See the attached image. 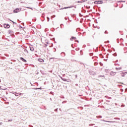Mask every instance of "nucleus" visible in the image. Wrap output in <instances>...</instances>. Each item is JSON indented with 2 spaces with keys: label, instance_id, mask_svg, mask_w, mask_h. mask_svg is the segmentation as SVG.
Masks as SVG:
<instances>
[{
  "label": "nucleus",
  "instance_id": "obj_1",
  "mask_svg": "<svg viewBox=\"0 0 127 127\" xmlns=\"http://www.w3.org/2000/svg\"><path fill=\"white\" fill-rule=\"evenodd\" d=\"M21 8H16L14 10H13L14 13H17V12H19V11H21Z\"/></svg>",
  "mask_w": 127,
  "mask_h": 127
},
{
  "label": "nucleus",
  "instance_id": "obj_2",
  "mask_svg": "<svg viewBox=\"0 0 127 127\" xmlns=\"http://www.w3.org/2000/svg\"><path fill=\"white\" fill-rule=\"evenodd\" d=\"M95 4H102L103 3V0H99L98 1H95L94 2Z\"/></svg>",
  "mask_w": 127,
  "mask_h": 127
},
{
  "label": "nucleus",
  "instance_id": "obj_3",
  "mask_svg": "<svg viewBox=\"0 0 127 127\" xmlns=\"http://www.w3.org/2000/svg\"><path fill=\"white\" fill-rule=\"evenodd\" d=\"M11 94H13V95H15V96L16 97H18V96H20V95H22V93H17L16 92H13V91L11 92Z\"/></svg>",
  "mask_w": 127,
  "mask_h": 127
},
{
  "label": "nucleus",
  "instance_id": "obj_4",
  "mask_svg": "<svg viewBox=\"0 0 127 127\" xmlns=\"http://www.w3.org/2000/svg\"><path fill=\"white\" fill-rule=\"evenodd\" d=\"M3 27L4 28H7L8 29L10 27V25H9V24H7V23H4L3 24Z\"/></svg>",
  "mask_w": 127,
  "mask_h": 127
},
{
  "label": "nucleus",
  "instance_id": "obj_5",
  "mask_svg": "<svg viewBox=\"0 0 127 127\" xmlns=\"http://www.w3.org/2000/svg\"><path fill=\"white\" fill-rule=\"evenodd\" d=\"M127 72L125 71V72H123L119 73V75L120 76H121V77H125V76H126V75H127Z\"/></svg>",
  "mask_w": 127,
  "mask_h": 127
},
{
  "label": "nucleus",
  "instance_id": "obj_6",
  "mask_svg": "<svg viewBox=\"0 0 127 127\" xmlns=\"http://www.w3.org/2000/svg\"><path fill=\"white\" fill-rule=\"evenodd\" d=\"M117 73H120V72H114L113 71H111L110 73V74L111 75V76H115V75H116V74H117Z\"/></svg>",
  "mask_w": 127,
  "mask_h": 127
},
{
  "label": "nucleus",
  "instance_id": "obj_7",
  "mask_svg": "<svg viewBox=\"0 0 127 127\" xmlns=\"http://www.w3.org/2000/svg\"><path fill=\"white\" fill-rule=\"evenodd\" d=\"M77 38H76V37H74V36H72L70 38V40L71 41H73V40H74V41H76Z\"/></svg>",
  "mask_w": 127,
  "mask_h": 127
},
{
  "label": "nucleus",
  "instance_id": "obj_8",
  "mask_svg": "<svg viewBox=\"0 0 127 127\" xmlns=\"http://www.w3.org/2000/svg\"><path fill=\"white\" fill-rule=\"evenodd\" d=\"M20 60H21L22 61H23V62H24L25 63H26L27 62L26 60L24 59V58H23V57H20Z\"/></svg>",
  "mask_w": 127,
  "mask_h": 127
},
{
  "label": "nucleus",
  "instance_id": "obj_9",
  "mask_svg": "<svg viewBox=\"0 0 127 127\" xmlns=\"http://www.w3.org/2000/svg\"><path fill=\"white\" fill-rule=\"evenodd\" d=\"M38 61H39V62H40V63H43V62H44V60L42 59H38Z\"/></svg>",
  "mask_w": 127,
  "mask_h": 127
},
{
  "label": "nucleus",
  "instance_id": "obj_10",
  "mask_svg": "<svg viewBox=\"0 0 127 127\" xmlns=\"http://www.w3.org/2000/svg\"><path fill=\"white\" fill-rule=\"evenodd\" d=\"M29 48H30V51H34V48H33V47L32 46V45H30L29 46Z\"/></svg>",
  "mask_w": 127,
  "mask_h": 127
},
{
  "label": "nucleus",
  "instance_id": "obj_11",
  "mask_svg": "<svg viewBox=\"0 0 127 127\" xmlns=\"http://www.w3.org/2000/svg\"><path fill=\"white\" fill-rule=\"evenodd\" d=\"M61 56H62V57H65V56H66V54H65L64 52H62L61 53Z\"/></svg>",
  "mask_w": 127,
  "mask_h": 127
},
{
  "label": "nucleus",
  "instance_id": "obj_12",
  "mask_svg": "<svg viewBox=\"0 0 127 127\" xmlns=\"http://www.w3.org/2000/svg\"><path fill=\"white\" fill-rule=\"evenodd\" d=\"M8 32L9 34H10V35H11V34H13V33H14L13 31H12V30H9L8 31Z\"/></svg>",
  "mask_w": 127,
  "mask_h": 127
},
{
  "label": "nucleus",
  "instance_id": "obj_13",
  "mask_svg": "<svg viewBox=\"0 0 127 127\" xmlns=\"http://www.w3.org/2000/svg\"><path fill=\"white\" fill-rule=\"evenodd\" d=\"M59 77H60V78L61 79V80H62L63 81H67L66 80V78H63L62 76H60V75H59Z\"/></svg>",
  "mask_w": 127,
  "mask_h": 127
},
{
  "label": "nucleus",
  "instance_id": "obj_14",
  "mask_svg": "<svg viewBox=\"0 0 127 127\" xmlns=\"http://www.w3.org/2000/svg\"><path fill=\"white\" fill-rule=\"evenodd\" d=\"M33 90H42V87L33 88Z\"/></svg>",
  "mask_w": 127,
  "mask_h": 127
},
{
  "label": "nucleus",
  "instance_id": "obj_15",
  "mask_svg": "<svg viewBox=\"0 0 127 127\" xmlns=\"http://www.w3.org/2000/svg\"><path fill=\"white\" fill-rule=\"evenodd\" d=\"M77 109H80L81 111H82V110H84V108L82 106L78 107Z\"/></svg>",
  "mask_w": 127,
  "mask_h": 127
},
{
  "label": "nucleus",
  "instance_id": "obj_16",
  "mask_svg": "<svg viewBox=\"0 0 127 127\" xmlns=\"http://www.w3.org/2000/svg\"><path fill=\"white\" fill-rule=\"evenodd\" d=\"M122 67H116V70H117V71H119V70H121Z\"/></svg>",
  "mask_w": 127,
  "mask_h": 127
},
{
  "label": "nucleus",
  "instance_id": "obj_17",
  "mask_svg": "<svg viewBox=\"0 0 127 127\" xmlns=\"http://www.w3.org/2000/svg\"><path fill=\"white\" fill-rule=\"evenodd\" d=\"M67 8H68V6L67 7H64V8H62L61 9H60V10H62V9H67Z\"/></svg>",
  "mask_w": 127,
  "mask_h": 127
},
{
  "label": "nucleus",
  "instance_id": "obj_18",
  "mask_svg": "<svg viewBox=\"0 0 127 127\" xmlns=\"http://www.w3.org/2000/svg\"><path fill=\"white\" fill-rule=\"evenodd\" d=\"M26 8H28L29 9H31L32 10H33V8H32V7H26Z\"/></svg>",
  "mask_w": 127,
  "mask_h": 127
},
{
  "label": "nucleus",
  "instance_id": "obj_19",
  "mask_svg": "<svg viewBox=\"0 0 127 127\" xmlns=\"http://www.w3.org/2000/svg\"><path fill=\"white\" fill-rule=\"evenodd\" d=\"M66 81H64V82H71V80L69 79H66Z\"/></svg>",
  "mask_w": 127,
  "mask_h": 127
},
{
  "label": "nucleus",
  "instance_id": "obj_20",
  "mask_svg": "<svg viewBox=\"0 0 127 127\" xmlns=\"http://www.w3.org/2000/svg\"><path fill=\"white\" fill-rule=\"evenodd\" d=\"M75 3H82V1H77L75 2Z\"/></svg>",
  "mask_w": 127,
  "mask_h": 127
},
{
  "label": "nucleus",
  "instance_id": "obj_21",
  "mask_svg": "<svg viewBox=\"0 0 127 127\" xmlns=\"http://www.w3.org/2000/svg\"><path fill=\"white\" fill-rule=\"evenodd\" d=\"M87 0H81L82 3H83V2H86V1H87Z\"/></svg>",
  "mask_w": 127,
  "mask_h": 127
},
{
  "label": "nucleus",
  "instance_id": "obj_22",
  "mask_svg": "<svg viewBox=\"0 0 127 127\" xmlns=\"http://www.w3.org/2000/svg\"><path fill=\"white\" fill-rule=\"evenodd\" d=\"M45 43H47V44H49V41H48L47 40H45Z\"/></svg>",
  "mask_w": 127,
  "mask_h": 127
},
{
  "label": "nucleus",
  "instance_id": "obj_23",
  "mask_svg": "<svg viewBox=\"0 0 127 127\" xmlns=\"http://www.w3.org/2000/svg\"><path fill=\"white\" fill-rule=\"evenodd\" d=\"M67 7L68 8H72V7H74V5L67 6Z\"/></svg>",
  "mask_w": 127,
  "mask_h": 127
},
{
  "label": "nucleus",
  "instance_id": "obj_24",
  "mask_svg": "<svg viewBox=\"0 0 127 127\" xmlns=\"http://www.w3.org/2000/svg\"><path fill=\"white\" fill-rule=\"evenodd\" d=\"M19 27H20V29H21V28L22 29H24L25 27H23L22 26H21V25H19Z\"/></svg>",
  "mask_w": 127,
  "mask_h": 127
},
{
  "label": "nucleus",
  "instance_id": "obj_25",
  "mask_svg": "<svg viewBox=\"0 0 127 127\" xmlns=\"http://www.w3.org/2000/svg\"><path fill=\"white\" fill-rule=\"evenodd\" d=\"M105 34H108L109 32H108V31L106 30L104 32Z\"/></svg>",
  "mask_w": 127,
  "mask_h": 127
},
{
  "label": "nucleus",
  "instance_id": "obj_26",
  "mask_svg": "<svg viewBox=\"0 0 127 127\" xmlns=\"http://www.w3.org/2000/svg\"><path fill=\"white\" fill-rule=\"evenodd\" d=\"M24 51H25V52H26V53H28V51L27 50V49H25Z\"/></svg>",
  "mask_w": 127,
  "mask_h": 127
},
{
  "label": "nucleus",
  "instance_id": "obj_27",
  "mask_svg": "<svg viewBox=\"0 0 127 127\" xmlns=\"http://www.w3.org/2000/svg\"><path fill=\"white\" fill-rule=\"evenodd\" d=\"M75 50H76V51H79V50H80V48H76V49H75Z\"/></svg>",
  "mask_w": 127,
  "mask_h": 127
},
{
  "label": "nucleus",
  "instance_id": "obj_28",
  "mask_svg": "<svg viewBox=\"0 0 127 127\" xmlns=\"http://www.w3.org/2000/svg\"><path fill=\"white\" fill-rule=\"evenodd\" d=\"M51 31H54L55 30V28H52V29H51Z\"/></svg>",
  "mask_w": 127,
  "mask_h": 127
},
{
  "label": "nucleus",
  "instance_id": "obj_29",
  "mask_svg": "<svg viewBox=\"0 0 127 127\" xmlns=\"http://www.w3.org/2000/svg\"><path fill=\"white\" fill-rule=\"evenodd\" d=\"M93 55H94V53H93L89 54V56H93Z\"/></svg>",
  "mask_w": 127,
  "mask_h": 127
},
{
  "label": "nucleus",
  "instance_id": "obj_30",
  "mask_svg": "<svg viewBox=\"0 0 127 127\" xmlns=\"http://www.w3.org/2000/svg\"><path fill=\"white\" fill-rule=\"evenodd\" d=\"M117 43H120V39H117Z\"/></svg>",
  "mask_w": 127,
  "mask_h": 127
},
{
  "label": "nucleus",
  "instance_id": "obj_31",
  "mask_svg": "<svg viewBox=\"0 0 127 127\" xmlns=\"http://www.w3.org/2000/svg\"><path fill=\"white\" fill-rule=\"evenodd\" d=\"M47 21L49 22V20H50V18H49V17H47Z\"/></svg>",
  "mask_w": 127,
  "mask_h": 127
},
{
  "label": "nucleus",
  "instance_id": "obj_32",
  "mask_svg": "<svg viewBox=\"0 0 127 127\" xmlns=\"http://www.w3.org/2000/svg\"><path fill=\"white\" fill-rule=\"evenodd\" d=\"M100 56L101 58H104V56H103V55L100 54Z\"/></svg>",
  "mask_w": 127,
  "mask_h": 127
},
{
  "label": "nucleus",
  "instance_id": "obj_33",
  "mask_svg": "<svg viewBox=\"0 0 127 127\" xmlns=\"http://www.w3.org/2000/svg\"><path fill=\"white\" fill-rule=\"evenodd\" d=\"M99 64H100V66H103V65H104V64H103V63H102L101 62L99 63Z\"/></svg>",
  "mask_w": 127,
  "mask_h": 127
},
{
  "label": "nucleus",
  "instance_id": "obj_34",
  "mask_svg": "<svg viewBox=\"0 0 127 127\" xmlns=\"http://www.w3.org/2000/svg\"><path fill=\"white\" fill-rule=\"evenodd\" d=\"M48 45L45 44L44 45V47H47Z\"/></svg>",
  "mask_w": 127,
  "mask_h": 127
},
{
  "label": "nucleus",
  "instance_id": "obj_35",
  "mask_svg": "<svg viewBox=\"0 0 127 127\" xmlns=\"http://www.w3.org/2000/svg\"><path fill=\"white\" fill-rule=\"evenodd\" d=\"M8 123H9V122H12V119H9L8 120Z\"/></svg>",
  "mask_w": 127,
  "mask_h": 127
},
{
  "label": "nucleus",
  "instance_id": "obj_36",
  "mask_svg": "<svg viewBox=\"0 0 127 127\" xmlns=\"http://www.w3.org/2000/svg\"><path fill=\"white\" fill-rule=\"evenodd\" d=\"M58 111V108L55 109V112H56L57 113Z\"/></svg>",
  "mask_w": 127,
  "mask_h": 127
},
{
  "label": "nucleus",
  "instance_id": "obj_37",
  "mask_svg": "<svg viewBox=\"0 0 127 127\" xmlns=\"http://www.w3.org/2000/svg\"><path fill=\"white\" fill-rule=\"evenodd\" d=\"M53 50H54V52H56V48H54Z\"/></svg>",
  "mask_w": 127,
  "mask_h": 127
},
{
  "label": "nucleus",
  "instance_id": "obj_38",
  "mask_svg": "<svg viewBox=\"0 0 127 127\" xmlns=\"http://www.w3.org/2000/svg\"><path fill=\"white\" fill-rule=\"evenodd\" d=\"M12 22L13 24H16V23L13 21Z\"/></svg>",
  "mask_w": 127,
  "mask_h": 127
},
{
  "label": "nucleus",
  "instance_id": "obj_39",
  "mask_svg": "<svg viewBox=\"0 0 127 127\" xmlns=\"http://www.w3.org/2000/svg\"><path fill=\"white\" fill-rule=\"evenodd\" d=\"M99 77H103V78H105V75H100Z\"/></svg>",
  "mask_w": 127,
  "mask_h": 127
},
{
  "label": "nucleus",
  "instance_id": "obj_40",
  "mask_svg": "<svg viewBox=\"0 0 127 127\" xmlns=\"http://www.w3.org/2000/svg\"><path fill=\"white\" fill-rule=\"evenodd\" d=\"M92 75H95V72L92 71Z\"/></svg>",
  "mask_w": 127,
  "mask_h": 127
},
{
  "label": "nucleus",
  "instance_id": "obj_41",
  "mask_svg": "<svg viewBox=\"0 0 127 127\" xmlns=\"http://www.w3.org/2000/svg\"><path fill=\"white\" fill-rule=\"evenodd\" d=\"M116 65H118V66H120V64H115V65L116 66Z\"/></svg>",
  "mask_w": 127,
  "mask_h": 127
},
{
  "label": "nucleus",
  "instance_id": "obj_42",
  "mask_svg": "<svg viewBox=\"0 0 127 127\" xmlns=\"http://www.w3.org/2000/svg\"><path fill=\"white\" fill-rule=\"evenodd\" d=\"M52 59H55V58H50V60H52Z\"/></svg>",
  "mask_w": 127,
  "mask_h": 127
},
{
  "label": "nucleus",
  "instance_id": "obj_43",
  "mask_svg": "<svg viewBox=\"0 0 127 127\" xmlns=\"http://www.w3.org/2000/svg\"><path fill=\"white\" fill-rule=\"evenodd\" d=\"M120 41H124V39L121 38V39H120Z\"/></svg>",
  "mask_w": 127,
  "mask_h": 127
},
{
  "label": "nucleus",
  "instance_id": "obj_44",
  "mask_svg": "<svg viewBox=\"0 0 127 127\" xmlns=\"http://www.w3.org/2000/svg\"><path fill=\"white\" fill-rule=\"evenodd\" d=\"M121 92H124V90L123 89H120Z\"/></svg>",
  "mask_w": 127,
  "mask_h": 127
},
{
  "label": "nucleus",
  "instance_id": "obj_45",
  "mask_svg": "<svg viewBox=\"0 0 127 127\" xmlns=\"http://www.w3.org/2000/svg\"><path fill=\"white\" fill-rule=\"evenodd\" d=\"M75 41L76 42H77V43H79V40H75Z\"/></svg>",
  "mask_w": 127,
  "mask_h": 127
},
{
  "label": "nucleus",
  "instance_id": "obj_46",
  "mask_svg": "<svg viewBox=\"0 0 127 127\" xmlns=\"http://www.w3.org/2000/svg\"><path fill=\"white\" fill-rule=\"evenodd\" d=\"M8 20H9L10 21H11V22H12V21H13L12 20H11L10 19H9V18H8Z\"/></svg>",
  "mask_w": 127,
  "mask_h": 127
},
{
  "label": "nucleus",
  "instance_id": "obj_47",
  "mask_svg": "<svg viewBox=\"0 0 127 127\" xmlns=\"http://www.w3.org/2000/svg\"><path fill=\"white\" fill-rule=\"evenodd\" d=\"M64 19H65V20H67V19H68V18L65 17H64Z\"/></svg>",
  "mask_w": 127,
  "mask_h": 127
},
{
  "label": "nucleus",
  "instance_id": "obj_48",
  "mask_svg": "<svg viewBox=\"0 0 127 127\" xmlns=\"http://www.w3.org/2000/svg\"><path fill=\"white\" fill-rule=\"evenodd\" d=\"M75 78H77V77H78V75H77V74H76V75H75Z\"/></svg>",
  "mask_w": 127,
  "mask_h": 127
},
{
  "label": "nucleus",
  "instance_id": "obj_49",
  "mask_svg": "<svg viewBox=\"0 0 127 127\" xmlns=\"http://www.w3.org/2000/svg\"><path fill=\"white\" fill-rule=\"evenodd\" d=\"M61 25H63V24H61V28L63 29V28L62 27V26Z\"/></svg>",
  "mask_w": 127,
  "mask_h": 127
},
{
  "label": "nucleus",
  "instance_id": "obj_50",
  "mask_svg": "<svg viewBox=\"0 0 127 127\" xmlns=\"http://www.w3.org/2000/svg\"><path fill=\"white\" fill-rule=\"evenodd\" d=\"M79 15H81V16H83V15L81 14L80 13H79Z\"/></svg>",
  "mask_w": 127,
  "mask_h": 127
},
{
  "label": "nucleus",
  "instance_id": "obj_51",
  "mask_svg": "<svg viewBox=\"0 0 127 127\" xmlns=\"http://www.w3.org/2000/svg\"><path fill=\"white\" fill-rule=\"evenodd\" d=\"M124 50H127V47L124 48Z\"/></svg>",
  "mask_w": 127,
  "mask_h": 127
},
{
  "label": "nucleus",
  "instance_id": "obj_52",
  "mask_svg": "<svg viewBox=\"0 0 127 127\" xmlns=\"http://www.w3.org/2000/svg\"><path fill=\"white\" fill-rule=\"evenodd\" d=\"M71 47L72 48H73V44H72L71 45Z\"/></svg>",
  "mask_w": 127,
  "mask_h": 127
},
{
  "label": "nucleus",
  "instance_id": "obj_53",
  "mask_svg": "<svg viewBox=\"0 0 127 127\" xmlns=\"http://www.w3.org/2000/svg\"><path fill=\"white\" fill-rule=\"evenodd\" d=\"M21 25H24V23H21Z\"/></svg>",
  "mask_w": 127,
  "mask_h": 127
},
{
  "label": "nucleus",
  "instance_id": "obj_54",
  "mask_svg": "<svg viewBox=\"0 0 127 127\" xmlns=\"http://www.w3.org/2000/svg\"><path fill=\"white\" fill-rule=\"evenodd\" d=\"M0 126H1V125H2V122H0Z\"/></svg>",
  "mask_w": 127,
  "mask_h": 127
},
{
  "label": "nucleus",
  "instance_id": "obj_55",
  "mask_svg": "<svg viewBox=\"0 0 127 127\" xmlns=\"http://www.w3.org/2000/svg\"><path fill=\"white\" fill-rule=\"evenodd\" d=\"M121 2H126V1H123V0H122Z\"/></svg>",
  "mask_w": 127,
  "mask_h": 127
},
{
  "label": "nucleus",
  "instance_id": "obj_56",
  "mask_svg": "<svg viewBox=\"0 0 127 127\" xmlns=\"http://www.w3.org/2000/svg\"><path fill=\"white\" fill-rule=\"evenodd\" d=\"M116 62H119V60H117L116 61Z\"/></svg>",
  "mask_w": 127,
  "mask_h": 127
},
{
  "label": "nucleus",
  "instance_id": "obj_57",
  "mask_svg": "<svg viewBox=\"0 0 127 127\" xmlns=\"http://www.w3.org/2000/svg\"><path fill=\"white\" fill-rule=\"evenodd\" d=\"M6 39V40H7V41H9V39Z\"/></svg>",
  "mask_w": 127,
  "mask_h": 127
},
{
  "label": "nucleus",
  "instance_id": "obj_58",
  "mask_svg": "<svg viewBox=\"0 0 127 127\" xmlns=\"http://www.w3.org/2000/svg\"><path fill=\"white\" fill-rule=\"evenodd\" d=\"M26 15H27V12H25Z\"/></svg>",
  "mask_w": 127,
  "mask_h": 127
},
{
  "label": "nucleus",
  "instance_id": "obj_59",
  "mask_svg": "<svg viewBox=\"0 0 127 127\" xmlns=\"http://www.w3.org/2000/svg\"><path fill=\"white\" fill-rule=\"evenodd\" d=\"M17 21L18 22V21H19L20 22H21V21H19V20H17Z\"/></svg>",
  "mask_w": 127,
  "mask_h": 127
},
{
  "label": "nucleus",
  "instance_id": "obj_60",
  "mask_svg": "<svg viewBox=\"0 0 127 127\" xmlns=\"http://www.w3.org/2000/svg\"><path fill=\"white\" fill-rule=\"evenodd\" d=\"M118 2H122V1H118Z\"/></svg>",
  "mask_w": 127,
  "mask_h": 127
},
{
  "label": "nucleus",
  "instance_id": "obj_61",
  "mask_svg": "<svg viewBox=\"0 0 127 127\" xmlns=\"http://www.w3.org/2000/svg\"><path fill=\"white\" fill-rule=\"evenodd\" d=\"M73 7H74V8H76V6H74Z\"/></svg>",
  "mask_w": 127,
  "mask_h": 127
},
{
  "label": "nucleus",
  "instance_id": "obj_62",
  "mask_svg": "<svg viewBox=\"0 0 127 127\" xmlns=\"http://www.w3.org/2000/svg\"><path fill=\"white\" fill-rule=\"evenodd\" d=\"M31 86H33V84H32V83H31Z\"/></svg>",
  "mask_w": 127,
  "mask_h": 127
},
{
  "label": "nucleus",
  "instance_id": "obj_63",
  "mask_svg": "<svg viewBox=\"0 0 127 127\" xmlns=\"http://www.w3.org/2000/svg\"><path fill=\"white\" fill-rule=\"evenodd\" d=\"M75 86H78V84H75Z\"/></svg>",
  "mask_w": 127,
  "mask_h": 127
},
{
  "label": "nucleus",
  "instance_id": "obj_64",
  "mask_svg": "<svg viewBox=\"0 0 127 127\" xmlns=\"http://www.w3.org/2000/svg\"><path fill=\"white\" fill-rule=\"evenodd\" d=\"M50 100H51V101H52V98H50Z\"/></svg>",
  "mask_w": 127,
  "mask_h": 127
}]
</instances>
